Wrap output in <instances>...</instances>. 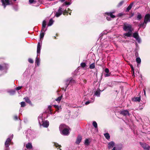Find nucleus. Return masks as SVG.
Returning <instances> with one entry per match:
<instances>
[{"mask_svg": "<svg viewBox=\"0 0 150 150\" xmlns=\"http://www.w3.org/2000/svg\"><path fill=\"white\" fill-rule=\"evenodd\" d=\"M26 136V138L28 139L29 140H32L36 137L34 132L30 129L27 130Z\"/></svg>", "mask_w": 150, "mask_h": 150, "instance_id": "1", "label": "nucleus"}, {"mask_svg": "<svg viewBox=\"0 0 150 150\" xmlns=\"http://www.w3.org/2000/svg\"><path fill=\"white\" fill-rule=\"evenodd\" d=\"M123 28V30L125 31L132 32L133 30L132 25L127 24L126 23H124Z\"/></svg>", "mask_w": 150, "mask_h": 150, "instance_id": "2", "label": "nucleus"}, {"mask_svg": "<svg viewBox=\"0 0 150 150\" xmlns=\"http://www.w3.org/2000/svg\"><path fill=\"white\" fill-rule=\"evenodd\" d=\"M13 135L12 134L11 136V138H8L5 143V148L4 150H9V146L10 144L12 139L13 138Z\"/></svg>", "mask_w": 150, "mask_h": 150, "instance_id": "3", "label": "nucleus"}, {"mask_svg": "<svg viewBox=\"0 0 150 150\" xmlns=\"http://www.w3.org/2000/svg\"><path fill=\"white\" fill-rule=\"evenodd\" d=\"M1 2L4 8H6V5L13 4V3L9 0H1Z\"/></svg>", "mask_w": 150, "mask_h": 150, "instance_id": "4", "label": "nucleus"}, {"mask_svg": "<svg viewBox=\"0 0 150 150\" xmlns=\"http://www.w3.org/2000/svg\"><path fill=\"white\" fill-rule=\"evenodd\" d=\"M75 81L70 78L65 81L66 88L69 84H71L75 83Z\"/></svg>", "mask_w": 150, "mask_h": 150, "instance_id": "5", "label": "nucleus"}, {"mask_svg": "<svg viewBox=\"0 0 150 150\" xmlns=\"http://www.w3.org/2000/svg\"><path fill=\"white\" fill-rule=\"evenodd\" d=\"M64 11V9L62 7H59L57 11L56 12L55 16L58 17L62 13L63 11Z\"/></svg>", "mask_w": 150, "mask_h": 150, "instance_id": "6", "label": "nucleus"}, {"mask_svg": "<svg viewBox=\"0 0 150 150\" xmlns=\"http://www.w3.org/2000/svg\"><path fill=\"white\" fill-rule=\"evenodd\" d=\"M9 66L7 64H4L0 65V70H7Z\"/></svg>", "mask_w": 150, "mask_h": 150, "instance_id": "7", "label": "nucleus"}, {"mask_svg": "<svg viewBox=\"0 0 150 150\" xmlns=\"http://www.w3.org/2000/svg\"><path fill=\"white\" fill-rule=\"evenodd\" d=\"M140 144L144 149L146 150H150V146L148 144L141 142H140Z\"/></svg>", "mask_w": 150, "mask_h": 150, "instance_id": "8", "label": "nucleus"}, {"mask_svg": "<svg viewBox=\"0 0 150 150\" xmlns=\"http://www.w3.org/2000/svg\"><path fill=\"white\" fill-rule=\"evenodd\" d=\"M107 13V16H106V18L108 21H110L111 20V18H113L115 17L112 13Z\"/></svg>", "mask_w": 150, "mask_h": 150, "instance_id": "9", "label": "nucleus"}, {"mask_svg": "<svg viewBox=\"0 0 150 150\" xmlns=\"http://www.w3.org/2000/svg\"><path fill=\"white\" fill-rule=\"evenodd\" d=\"M42 46L41 42H38L37 45V56H39L40 54V50Z\"/></svg>", "mask_w": 150, "mask_h": 150, "instance_id": "10", "label": "nucleus"}, {"mask_svg": "<svg viewBox=\"0 0 150 150\" xmlns=\"http://www.w3.org/2000/svg\"><path fill=\"white\" fill-rule=\"evenodd\" d=\"M61 133L63 135H68L69 134V129L66 128L64 130H63L61 132Z\"/></svg>", "mask_w": 150, "mask_h": 150, "instance_id": "11", "label": "nucleus"}, {"mask_svg": "<svg viewBox=\"0 0 150 150\" xmlns=\"http://www.w3.org/2000/svg\"><path fill=\"white\" fill-rule=\"evenodd\" d=\"M144 21L146 23L150 22V14H146L145 16Z\"/></svg>", "mask_w": 150, "mask_h": 150, "instance_id": "12", "label": "nucleus"}, {"mask_svg": "<svg viewBox=\"0 0 150 150\" xmlns=\"http://www.w3.org/2000/svg\"><path fill=\"white\" fill-rule=\"evenodd\" d=\"M147 23L144 21L143 22H141L139 23L138 25V26L139 28H142L144 29L146 27Z\"/></svg>", "mask_w": 150, "mask_h": 150, "instance_id": "13", "label": "nucleus"}, {"mask_svg": "<svg viewBox=\"0 0 150 150\" xmlns=\"http://www.w3.org/2000/svg\"><path fill=\"white\" fill-rule=\"evenodd\" d=\"M103 91V90H101L99 88H98L97 90L95 92V93L93 96H96L98 97H100V92Z\"/></svg>", "mask_w": 150, "mask_h": 150, "instance_id": "14", "label": "nucleus"}, {"mask_svg": "<svg viewBox=\"0 0 150 150\" xmlns=\"http://www.w3.org/2000/svg\"><path fill=\"white\" fill-rule=\"evenodd\" d=\"M120 114L123 115L124 116H126L127 115H129V111L127 110H124L120 112Z\"/></svg>", "mask_w": 150, "mask_h": 150, "instance_id": "15", "label": "nucleus"}, {"mask_svg": "<svg viewBox=\"0 0 150 150\" xmlns=\"http://www.w3.org/2000/svg\"><path fill=\"white\" fill-rule=\"evenodd\" d=\"M38 120L39 122V123L40 125L41 126H42V124L44 122L43 119L42 118V116L40 115L38 117Z\"/></svg>", "mask_w": 150, "mask_h": 150, "instance_id": "16", "label": "nucleus"}, {"mask_svg": "<svg viewBox=\"0 0 150 150\" xmlns=\"http://www.w3.org/2000/svg\"><path fill=\"white\" fill-rule=\"evenodd\" d=\"M115 146V143L113 141L110 142H109L108 144V149H110L112 148Z\"/></svg>", "mask_w": 150, "mask_h": 150, "instance_id": "17", "label": "nucleus"}, {"mask_svg": "<svg viewBox=\"0 0 150 150\" xmlns=\"http://www.w3.org/2000/svg\"><path fill=\"white\" fill-rule=\"evenodd\" d=\"M42 125L45 127H47L49 125V122L48 121L46 120L44 121L42 124Z\"/></svg>", "mask_w": 150, "mask_h": 150, "instance_id": "18", "label": "nucleus"}, {"mask_svg": "<svg viewBox=\"0 0 150 150\" xmlns=\"http://www.w3.org/2000/svg\"><path fill=\"white\" fill-rule=\"evenodd\" d=\"M66 128L67 126L65 125L64 124L61 125L59 127V129L60 131V132L63 130H64Z\"/></svg>", "mask_w": 150, "mask_h": 150, "instance_id": "19", "label": "nucleus"}, {"mask_svg": "<svg viewBox=\"0 0 150 150\" xmlns=\"http://www.w3.org/2000/svg\"><path fill=\"white\" fill-rule=\"evenodd\" d=\"M54 107L56 109V111L59 112L61 111L62 108L61 106H59L56 105H54Z\"/></svg>", "mask_w": 150, "mask_h": 150, "instance_id": "20", "label": "nucleus"}, {"mask_svg": "<svg viewBox=\"0 0 150 150\" xmlns=\"http://www.w3.org/2000/svg\"><path fill=\"white\" fill-rule=\"evenodd\" d=\"M82 139V137L80 136H79L76 139V143L77 144H79L81 142Z\"/></svg>", "mask_w": 150, "mask_h": 150, "instance_id": "21", "label": "nucleus"}, {"mask_svg": "<svg viewBox=\"0 0 150 150\" xmlns=\"http://www.w3.org/2000/svg\"><path fill=\"white\" fill-rule=\"evenodd\" d=\"M133 2L131 3L127 8L126 10V11L127 12H128L132 8L133 5Z\"/></svg>", "mask_w": 150, "mask_h": 150, "instance_id": "22", "label": "nucleus"}, {"mask_svg": "<svg viewBox=\"0 0 150 150\" xmlns=\"http://www.w3.org/2000/svg\"><path fill=\"white\" fill-rule=\"evenodd\" d=\"M109 70L108 68H106L105 70V72L106 73L105 74V77L109 76H110V74H108L109 72Z\"/></svg>", "mask_w": 150, "mask_h": 150, "instance_id": "23", "label": "nucleus"}, {"mask_svg": "<svg viewBox=\"0 0 150 150\" xmlns=\"http://www.w3.org/2000/svg\"><path fill=\"white\" fill-rule=\"evenodd\" d=\"M104 135L105 138L108 140H109L110 138V136L109 134L108 133H104Z\"/></svg>", "mask_w": 150, "mask_h": 150, "instance_id": "24", "label": "nucleus"}, {"mask_svg": "<svg viewBox=\"0 0 150 150\" xmlns=\"http://www.w3.org/2000/svg\"><path fill=\"white\" fill-rule=\"evenodd\" d=\"M35 63L37 64V66H38L40 65V59L37 56L36 58Z\"/></svg>", "mask_w": 150, "mask_h": 150, "instance_id": "25", "label": "nucleus"}, {"mask_svg": "<svg viewBox=\"0 0 150 150\" xmlns=\"http://www.w3.org/2000/svg\"><path fill=\"white\" fill-rule=\"evenodd\" d=\"M94 97H93L92 98H91V100L90 101H86L85 103V104L86 105H87L88 104L90 103H92L94 102Z\"/></svg>", "mask_w": 150, "mask_h": 150, "instance_id": "26", "label": "nucleus"}, {"mask_svg": "<svg viewBox=\"0 0 150 150\" xmlns=\"http://www.w3.org/2000/svg\"><path fill=\"white\" fill-rule=\"evenodd\" d=\"M132 32H128L125 33L124 34L125 36H127V37H130L132 34Z\"/></svg>", "mask_w": 150, "mask_h": 150, "instance_id": "27", "label": "nucleus"}, {"mask_svg": "<svg viewBox=\"0 0 150 150\" xmlns=\"http://www.w3.org/2000/svg\"><path fill=\"white\" fill-rule=\"evenodd\" d=\"M54 22V21L53 20V19L52 18L50 19L49 22V23L47 25L48 26H50L52 25L53 24Z\"/></svg>", "mask_w": 150, "mask_h": 150, "instance_id": "28", "label": "nucleus"}, {"mask_svg": "<svg viewBox=\"0 0 150 150\" xmlns=\"http://www.w3.org/2000/svg\"><path fill=\"white\" fill-rule=\"evenodd\" d=\"M26 147L28 149H30L32 148V146L30 143H28L26 145Z\"/></svg>", "mask_w": 150, "mask_h": 150, "instance_id": "29", "label": "nucleus"}, {"mask_svg": "<svg viewBox=\"0 0 150 150\" xmlns=\"http://www.w3.org/2000/svg\"><path fill=\"white\" fill-rule=\"evenodd\" d=\"M24 99L27 103H28L30 104H31V102L28 97H25L24 98Z\"/></svg>", "mask_w": 150, "mask_h": 150, "instance_id": "30", "label": "nucleus"}, {"mask_svg": "<svg viewBox=\"0 0 150 150\" xmlns=\"http://www.w3.org/2000/svg\"><path fill=\"white\" fill-rule=\"evenodd\" d=\"M142 17L141 15L139 13H138V15L137 17V19L138 20L140 21L142 19Z\"/></svg>", "mask_w": 150, "mask_h": 150, "instance_id": "31", "label": "nucleus"}, {"mask_svg": "<svg viewBox=\"0 0 150 150\" xmlns=\"http://www.w3.org/2000/svg\"><path fill=\"white\" fill-rule=\"evenodd\" d=\"M141 100V97L139 96L137 97L134 98V101L136 102H139Z\"/></svg>", "mask_w": 150, "mask_h": 150, "instance_id": "32", "label": "nucleus"}, {"mask_svg": "<svg viewBox=\"0 0 150 150\" xmlns=\"http://www.w3.org/2000/svg\"><path fill=\"white\" fill-rule=\"evenodd\" d=\"M8 92L10 93L11 95H14L15 92V91L14 90H10Z\"/></svg>", "mask_w": 150, "mask_h": 150, "instance_id": "33", "label": "nucleus"}, {"mask_svg": "<svg viewBox=\"0 0 150 150\" xmlns=\"http://www.w3.org/2000/svg\"><path fill=\"white\" fill-rule=\"evenodd\" d=\"M95 67V64L94 63L91 64L89 66V68L91 69H93Z\"/></svg>", "mask_w": 150, "mask_h": 150, "instance_id": "34", "label": "nucleus"}, {"mask_svg": "<svg viewBox=\"0 0 150 150\" xmlns=\"http://www.w3.org/2000/svg\"><path fill=\"white\" fill-rule=\"evenodd\" d=\"M136 61L138 64H139L141 62V59L139 57H137L136 58Z\"/></svg>", "mask_w": 150, "mask_h": 150, "instance_id": "35", "label": "nucleus"}, {"mask_svg": "<svg viewBox=\"0 0 150 150\" xmlns=\"http://www.w3.org/2000/svg\"><path fill=\"white\" fill-rule=\"evenodd\" d=\"M45 33L41 32L40 35V39H43V38Z\"/></svg>", "mask_w": 150, "mask_h": 150, "instance_id": "36", "label": "nucleus"}, {"mask_svg": "<svg viewBox=\"0 0 150 150\" xmlns=\"http://www.w3.org/2000/svg\"><path fill=\"white\" fill-rule=\"evenodd\" d=\"M71 4V3L70 2H68L66 1L62 5L63 6H64L65 5H69Z\"/></svg>", "mask_w": 150, "mask_h": 150, "instance_id": "37", "label": "nucleus"}, {"mask_svg": "<svg viewBox=\"0 0 150 150\" xmlns=\"http://www.w3.org/2000/svg\"><path fill=\"white\" fill-rule=\"evenodd\" d=\"M62 96H59L56 99V100L58 102H59L62 99Z\"/></svg>", "mask_w": 150, "mask_h": 150, "instance_id": "38", "label": "nucleus"}, {"mask_svg": "<svg viewBox=\"0 0 150 150\" xmlns=\"http://www.w3.org/2000/svg\"><path fill=\"white\" fill-rule=\"evenodd\" d=\"M93 125L95 128H97V124L96 121H93Z\"/></svg>", "mask_w": 150, "mask_h": 150, "instance_id": "39", "label": "nucleus"}, {"mask_svg": "<svg viewBox=\"0 0 150 150\" xmlns=\"http://www.w3.org/2000/svg\"><path fill=\"white\" fill-rule=\"evenodd\" d=\"M47 29V28H46V27H42L41 32L45 33Z\"/></svg>", "mask_w": 150, "mask_h": 150, "instance_id": "40", "label": "nucleus"}, {"mask_svg": "<svg viewBox=\"0 0 150 150\" xmlns=\"http://www.w3.org/2000/svg\"><path fill=\"white\" fill-rule=\"evenodd\" d=\"M46 22L45 20H44L43 21L42 23V27H46Z\"/></svg>", "mask_w": 150, "mask_h": 150, "instance_id": "41", "label": "nucleus"}, {"mask_svg": "<svg viewBox=\"0 0 150 150\" xmlns=\"http://www.w3.org/2000/svg\"><path fill=\"white\" fill-rule=\"evenodd\" d=\"M89 141L88 139H86L85 142V144L87 146L89 144Z\"/></svg>", "mask_w": 150, "mask_h": 150, "instance_id": "42", "label": "nucleus"}, {"mask_svg": "<svg viewBox=\"0 0 150 150\" xmlns=\"http://www.w3.org/2000/svg\"><path fill=\"white\" fill-rule=\"evenodd\" d=\"M81 66L83 68L84 67L86 66V64L85 63L82 62L81 64Z\"/></svg>", "mask_w": 150, "mask_h": 150, "instance_id": "43", "label": "nucleus"}, {"mask_svg": "<svg viewBox=\"0 0 150 150\" xmlns=\"http://www.w3.org/2000/svg\"><path fill=\"white\" fill-rule=\"evenodd\" d=\"M21 107H23L25 106V103L24 102H22L21 103Z\"/></svg>", "mask_w": 150, "mask_h": 150, "instance_id": "44", "label": "nucleus"}, {"mask_svg": "<svg viewBox=\"0 0 150 150\" xmlns=\"http://www.w3.org/2000/svg\"><path fill=\"white\" fill-rule=\"evenodd\" d=\"M28 62L30 63H33V60L31 58H29L28 59Z\"/></svg>", "mask_w": 150, "mask_h": 150, "instance_id": "45", "label": "nucleus"}, {"mask_svg": "<svg viewBox=\"0 0 150 150\" xmlns=\"http://www.w3.org/2000/svg\"><path fill=\"white\" fill-rule=\"evenodd\" d=\"M138 35H138V33H134L133 34V37L134 38H135V37H137V36Z\"/></svg>", "mask_w": 150, "mask_h": 150, "instance_id": "46", "label": "nucleus"}, {"mask_svg": "<svg viewBox=\"0 0 150 150\" xmlns=\"http://www.w3.org/2000/svg\"><path fill=\"white\" fill-rule=\"evenodd\" d=\"M68 13V12L66 10L64 9V11H63L62 13L64 15H65L66 13Z\"/></svg>", "mask_w": 150, "mask_h": 150, "instance_id": "47", "label": "nucleus"}, {"mask_svg": "<svg viewBox=\"0 0 150 150\" xmlns=\"http://www.w3.org/2000/svg\"><path fill=\"white\" fill-rule=\"evenodd\" d=\"M136 40L139 43H141V39L139 37V38H138V39H137Z\"/></svg>", "mask_w": 150, "mask_h": 150, "instance_id": "48", "label": "nucleus"}, {"mask_svg": "<svg viewBox=\"0 0 150 150\" xmlns=\"http://www.w3.org/2000/svg\"><path fill=\"white\" fill-rule=\"evenodd\" d=\"M124 1H122L121 2H120V3H119V4H118V6H121L123 3Z\"/></svg>", "mask_w": 150, "mask_h": 150, "instance_id": "49", "label": "nucleus"}, {"mask_svg": "<svg viewBox=\"0 0 150 150\" xmlns=\"http://www.w3.org/2000/svg\"><path fill=\"white\" fill-rule=\"evenodd\" d=\"M22 87V86H18V87H17L16 88V90H20L21 88Z\"/></svg>", "mask_w": 150, "mask_h": 150, "instance_id": "50", "label": "nucleus"}, {"mask_svg": "<svg viewBox=\"0 0 150 150\" xmlns=\"http://www.w3.org/2000/svg\"><path fill=\"white\" fill-rule=\"evenodd\" d=\"M13 9L16 11H17L18 9V8L17 6H15L13 7Z\"/></svg>", "mask_w": 150, "mask_h": 150, "instance_id": "51", "label": "nucleus"}, {"mask_svg": "<svg viewBox=\"0 0 150 150\" xmlns=\"http://www.w3.org/2000/svg\"><path fill=\"white\" fill-rule=\"evenodd\" d=\"M54 145L56 147H57L58 146H59L60 147H61V145H59L58 144L54 143Z\"/></svg>", "mask_w": 150, "mask_h": 150, "instance_id": "52", "label": "nucleus"}, {"mask_svg": "<svg viewBox=\"0 0 150 150\" xmlns=\"http://www.w3.org/2000/svg\"><path fill=\"white\" fill-rule=\"evenodd\" d=\"M18 117L17 116H14V119L15 120H17L18 119Z\"/></svg>", "mask_w": 150, "mask_h": 150, "instance_id": "53", "label": "nucleus"}, {"mask_svg": "<svg viewBox=\"0 0 150 150\" xmlns=\"http://www.w3.org/2000/svg\"><path fill=\"white\" fill-rule=\"evenodd\" d=\"M34 1V0H29V2L30 4L32 3Z\"/></svg>", "mask_w": 150, "mask_h": 150, "instance_id": "54", "label": "nucleus"}, {"mask_svg": "<svg viewBox=\"0 0 150 150\" xmlns=\"http://www.w3.org/2000/svg\"><path fill=\"white\" fill-rule=\"evenodd\" d=\"M123 15V13H120L118 14V16H121Z\"/></svg>", "mask_w": 150, "mask_h": 150, "instance_id": "55", "label": "nucleus"}, {"mask_svg": "<svg viewBox=\"0 0 150 150\" xmlns=\"http://www.w3.org/2000/svg\"><path fill=\"white\" fill-rule=\"evenodd\" d=\"M139 38V35H138L136 37H135V38H134L136 40L137 39H138V38Z\"/></svg>", "mask_w": 150, "mask_h": 150, "instance_id": "56", "label": "nucleus"}, {"mask_svg": "<svg viewBox=\"0 0 150 150\" xmlns=\"http://www.w3.org/2000/svg\"><path fill=\"white\" fill-rule=\"evenodd\" d=\"M139 38V35H138L136 37H135V38H134L136 40L137 39H138V38Z\"/></svg>", "mask_w": 150, "mask_h": 150, "instance_id": "57", "label": "nucleus"}, {"mask_svg": "<svg viewBox=\"0 0 150 150\" xmlns=\"http://www.w3.org/2000/svg\"><path fill=\"white\" fill-rule=\"evenodd\" d=\"M68 10H69V11H71V12H70V13H69V14H70V15H71V10H70V9H69V8H68Z\"/></svg>", "mask_w": 150, "mask_h": 150, "instance_id": "58", "label": "nucleus"}, {"mask_svg": "<svg viewBox=\"0 0 150 150\" xmlns=\"http://www.w3.org/2000/svg\"><path fill=\"white\" fill-rule=\"evenodd\" d=\"M144 95L145 96H146V91H145V89H144Z\"/></svg>", "mask_w": 150, "mask_h": 150, "instance_id": "59", "label": "nucleus"}, {"mask_svg": "<svg viewBox=\"0 0 150 150\" xmlns=\"http://www.w3.org/2000/svg\"><path fill=\"white\" fill-rule=\"evenodd\" d=\"M112 150H115V147H114Z\"/></svg>", "mask_w": 150, "mask_h": 150, "instance_id": "60", "label": "nucleus"}, {"mask_svg": "<svg viewBox=\"0 0 150 150\" xmlns=\"http://www.w3.org/2000/svg\"><path fill=\"white\" fill-rule=\"evenodd\" d=\"M27 121V120L26 119H24V121L25 122H26V121Z\"/></svg>", "mask_w": 150, "mask_h": 150, "instance_id": "61", "label": "nucleus"}, {"mask_svg": "<svg viewBox=\"0 0 150 150\" xmlns=\"http://www.w3.org/2000/svg\"><path fill=\"white\" fill-rule=\"evenodd\" d=\"M65 0H61V1L62 2H64V1Z\"/></svg>", "mask_w": 150, "mask_h": 150, "instance_id": "62", "label": "nucleus"}, {"mask_svg": "<svg viewBox=\"0 0 150 150\" xmlns=\"http://www.w3.org/2000/svg\"><path fill=\"white\" fill-rule=\"evenodd\" d=\"M131 68H132V70H133L134 69L133 68V67H131Z\"/></svg>", "mask_w": 150, "mask_h": 150, "instance_id": "63", "label": "nucleus"}, {"mask_svg": "<svg viewBox=\"0 0 150 150\" xmlns=\"http://www.w3.org/2000/svg\"><path fill=\"white\" fill-rule=\"evenodd\" d=\"M14 1H16V0H13Z\"/></svg>", "mask_w": 150, "mask_h": 150, "instance_id": "64", "label": "nucleus"}]
</instances>
